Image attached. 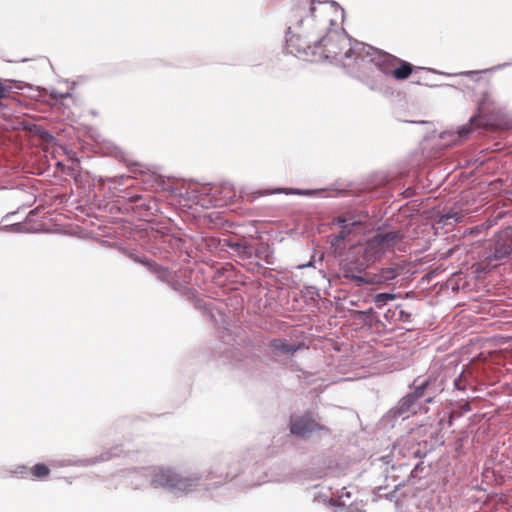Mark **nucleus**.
<instances>
[{
  "mask_svg": "<svg viewBox=\"0 0 512 512\" xmlns=\"http://www.w3.org/2000/svg\"><path fill=\"white\" fill-rule=\"evenodd\" d=\"M123 477L134 489L151 486L155 489H164L176 497H184L195 492L202 480V476L197 472L164 466L133 469Z\"/></svg>",
  "mask_w": 512,
  "mask_h": 512,
  "instance_id": "nucleus-1",
  "label": "nucleus"
},
{
  "mask_svg": "<svg viewBox=\"0 0 512 512\" xmlns=\"http://www.w3.org/2000/svg\"><path fill=\"white\" fill-rule=\"evenodd\" d=\"M332 19L327 17L322 10H318L314 2L301 3L294 11L290 19L286 36V50L299 58L301 49L306 52L313 45V36L321 37Z\"/></svg>",
  "mask_w": 512,
  "mask_h": 512,
  "instance_id": "nucleus-2",
  "label": "nucleus"
},
{
  "mask_svg": "<svg viewBox=\"0 0 512 512\" xmlns=\"http://www.w3.org/2000/svg\"><path fill=\"white\" fill-rule=\"evenodd\" d=\"M353 51L358 56H356V60H353L354 65L347 73L357 78L372 91L389 93L391 85L389 72L386 71L385 52L365 43H356V49Z\"/></svg>",
  "mask_w": 512,
  "mask_h": 512,
  "instance_id": "nucleus-3",
  "label": "nucleus"
},
{
  "mask_svg": "<svg viewBox=\"0 0 512 512\" xmlns=\"http://www.w3.org/2000/svg\"><path fill=\"white\" fill-rule=\"evenodd\" d=\"M311 49L306 52L301 49L299 59L309 62L329 61L336 65L341 64L347 71L353 67V60L358 56L354 51L356 43L344 33L326 31L321 37L313 36Z\"/></svg>",
  "mask_w": 512,
  "mask_h": 512,
  "instance_id": "nucleus-4",
  "label": "nucleus"
},
{
  "mask_svg": "<svg viewBox=\"0 0 512 512\" xmlns=\"http://www.w3.org/2000/svg\"><path fill=\"white\" fill-rule=\"evenodd\" d=\"M403 234L400 231L376 233L367 239L363 248V258L366 262H376L387 253L393 252L402 243Z\"/></svg>",
  "mask_w": 512,
  "mask_h": 512,
  "instance_id": "nucleus-5",
  "label": "nucleus"
},
{
  "mask_svg": "<svg viewBox=\"0 0 512 512\" xmlns=\"http://www.w3.org/2000/svg\"><path fill=\"white\" fill-rule=\"evenodd\" d=\"M512 253V228L507 227L496 233L484 248L483 257L489 265L508 260Z\"/></svg>",
  "mask_w": 512,
  "mask_h": 512,
  "instance_id": "nucleus-6",
  "label": "nucleus"
},
{
  "mask_svg": "<svg viewBox=\"0 0 512 512\" xmlns=\"http://www.w3.org/2000/svg\"><path fill=\"white\" fill-rule=\"evenodd\" d=\"M134 260L143 264L152 274H154L160 281L166 283L175 292L187 297H190L193 294V291L180 279L177 272L163 267L146 257L136 256L134 257Z\"/></svg>",
  "mask_w": 512,
  "mask_h": 512,
  "instance_id": "nucleus-7",
  "label": "nucleus"
},
{
  "mask_svg": "<svg viewBox=\"0 0 512 512\" xmlns=\"http://www.w3.org/2000/svg\"><path fill=\"white\" fill-rule=\"evenodd\" d=\"M220 340L225 345L223 350L219 352V357L223 359L224 363L232 364L242 359L243 353L239 346L245 342L244 335L224 328L220 332Z\"/></svg>",
  "mask_w": 512,
  "mask_h": 512,
  "instance_id": "nucleus-8",
  "label": "nucleus"
},
{
  "mask_svg": "<svg viewBox=\"0 0 512 512\" xmlns=\"http://www.w3.org/2000/svg\"><path fill=\"white\" fill-rule=\"evenodd\" d=\"M289 428L291 434L301 438L310 437L312 434L318 432L329 433V429L320 424L316 416L311 412H307L301 416H292L290 418Z\"/></svg>",
  "mask_w": 512,
  "mask_h": 512,
  "instance_id": "nucleus-9",
  "label": "nucleus"
},
{
  "mask_svg": "<svg viewBox=\"0 0 512 512\" xmlns=\"http://www.w3.org/2000/svg\"><path fill=\"white\" fill-rule=\"evenodd\" d=\"M259 194L261 196L272 195V194H286V195H298V196H307V197L338 198V197L345 196L347 194V190L332 189V188H320V189L276 188L273 190H263Z\"/></svg>",
  "mask_w": 512,
  "mask_h": 512,
  "instance_id": "nucleus-10",
  "label": "nucleus"
},
{
  "mask_svg": "<svg viewBox=\"0 0 512 512\" xmlns=\"http://www.w3.org/2000/svg\"><path fill=\"white\" fill-rule=\"evenodd\" d=\"M413 387L414 390L410 394L420 405L432 402L437 393L443 390L442 383H437V380L431 377L422 380L420 378L415 379Z\"/></svg>",
  "mask_w": 512,
  "mask_h": 512,
  "instance_id": "nucleus-11",
  "label": "nucleus"
},
{
  "mask_svg": "<svg viewBox=\"0 0 512 512\" xmlns=\"http://www.w3.org/2000/svg\"><path fill=\"white\" fill-rule=\"evenodd\" d=\"M334 224L340 227L339 233L334 237L336 241H344L348 239L352 233H361L364 229L362 219L354 215L338 216L334 220Z\"/></svg>",
  "mask_w": 512,
  "mask_h": 512,
  "instance_id": "nucleus-12",
  "label": "nucleus"
},
{
  "mask_svg": "<svg viewBox=\"0 0 512 512\" xmlns=\"http://www.w3.org/2000/svg\"><path fill=\"white\" fill-rule=\"evenodd\" d=\"M384 57L387 63L386 71L389 72V78L405 80L413 74L414 67L411 63L386 52Z\"/></svg>",
  "mask_w": 512,
  "mask_h": 512,
  "instance_id": "nucleus-13",
  "label": "nucleus"
},
{
  "mask_svg": "<svg viewBox=\"0 0 512 512\" xmlns=\"http://www.w3.org/2000/svg\"><path fill=\"white\" fill-rule=\"evenodd\" d=\"M470 195V192H466L461 196L460 201L457 202L455 207L450 208L448 210H444L442 213H440L438 223L444 226L453 225L454 223L461 222L466 214L476 212V209L465 208L461 203Z\"/></svg>",
  "mask_w": 512,
  "mask_h": 512,
  "instance_id": "nucleus-14",
  "label": "nucleus"
},
{
  "mask_svg": "<svg viewBox=\"0 0 512 512\" xmlns=\"http://www.w3.org/2000/svg\"><path fill=\"white\" fill-rule=\"evenodd\" d=\"M482 124V120L480 116H472L468 124L462 126L457 132H443L440 135L441 139L449 138L450 142L444 144L445 146L455 145L463 139L467 138L471 130Z\"/></svg>",
  "mask_w": 512,
  "mask_h": 512,
  "instance_id": "nucleus-15",
  "label": "nucleus"
},
{
  "mask_svg": "<svg viewBox=\"0 0 512 512\" xmlns=\"http://www.w3.org/2000/svg\"><path fill=\"white\" fill-rule=\"evenodd\" d=\"M223 247L230 249L240 259H251L255 253V249L251 244L246 241H236L232 239H225L223 241Z\"/></svg>",
  "mask_w": 512,
  "mask_h": 512,
  "instance_id": "nucleus-16",
  "label": "nucleus"
},
{
  "mask_svg": "<svg viewBox=\"0 0 512 512\" xmlns=\"http://www.w3.org/2000/svg\"><path fill=\"white\" fill-rule=\"evenodd\" d=\"M419 408L420 404L408 393L399 400L394 414L405 419L408 418L410 414H415Z\"/></svg>",
  "mask_w": 512,
  "mask_h": 512,
  "instance_id": "nucleus-17",
  "label": "nucleus"
},
{
  "mask_svg": "<svg viewBox=\"0 0 512 512\" xmlns=\"http://www.w3.org/2000/svg\"><path fill=\"white\" fill-rule=\"evenodd\" d=\"M351 497V492L348 491L345 487H343L341 489L340 494L338 495V499H329V504L333 506L346 508V512H364V505L361 504L359 506L358 503H355L354 501L351 500Z\"/></svg>",
  "mask_w": 512,
  "mask_h": 512,
  "instance_id": "nucleus-18",
  "label": "nucleus"
},
{
  "mask_svg": "<svg viewBox=\"0 0 512 512\" xmlns=\"http://www.w3.org/2000/svg\"><path fill=\"white\" fill-rule=\"evenodd\" d=\"M303 344H295V343H288L285 339L275 338L272 339L268 347L271 351V353L275 356L285 355V354H294L298 350L301 349Z\"/></svg>",
  "mask_w": 512,
  "mask_h": 512,
  "instance_id": "nucleus-19",
  "label": "nucleus"
},
{
  "mask_svg": "<svg viewBox=\"0 0 512 512\" xmlns=\"http://www.w3.org/2000/svg\"><path fill=\"white\" fill-rule=\"evenodd\" d=\"M402 268L399 266L382 268L375 278L370 280V283H385L391 284L398 276H400Z\"/></svg>",
  "mask_w": 512,
  "mask_h": 512,
  "instance_id": "nucleus-20",
  "label": "nucleus"
},
{
  "mask_svg": "<svg viewBox=\"0 0 512 512\" xmlns=\"http://www.w3.org/2000/svg\"><path fill=\"white\" fill-rule=\"evenodd\" d=\"M341 271L345 279L353 281L357 286L370 283V279L360 275V271H355L352 267V264H346L342 266Z\"/></svg>",
  "mask_w": 512,
  "mask_h": 512,
  "instance_id": "nucleus-21",
  "label": "nucleus"
},
{
  "mask_svg": "<svg viewBox=\"0 0 512 512\" xmlns=\"http://www.w3.org/2000/svg\"><path fill=\"white\" fill-rule=\"evenodd\" d=\"M511 65H512V62H507V63L499 64V65L494 66L489 69L475 70V71H464V72H460L457 74H447V75L448 76H456V77L457 76H466V77H469L470 79H472L473 81H477L479 79V75L482 73L499 70V69H502L504 67L511 66Z\"/></svg>",
  "mask_w": 512,
  "mask_h": 512,
  "instance_id": "nucleus-22",
  "label": "nucleus"
},
{
  "mask_svg": "<svg viewBox=\"0 0 512 512\" xmlns=\"http://www.w3.org/2000/svg\"><path fill=\"white\" fill-rule=\"evenodd\" d=\"M235 476H236V473H233L230 470L227 471V472H224V470L221 467H219L218 465L213 466L211 471H210V473H209V477H210L211 480L214 479V478H219L220 479L218 481H215L213 483L214 485L222 484L228 478L233 479Z\"/></svg>",
  "mask_w": 512,
  "mask_h": 512,
  "instance_id": "nucleus-23",
  "label": "nucleus"
},
{
  "mask_svg": "<svg viewBox=\"0 0 512 512\" xmlns=\"http://www.w3.org/2000/svg\"><path fill=\"white\" fill-rule=\"evenodd\" d=\"M195 307L203 311V314L208 316L211 321H215V314L213 311V302L204 299H197L195 301Z\"/></svg>",
  "mask_w": 512,
  "mask_h": 512,
  "instance_id": "nucleus-24",
  "label": "nucleus"
},
{
  "mask_svg": "<svg viewBox=\"0 0 512 512\" xmlns=\"http://www.w3.org/2000/svg\"><path fill=\"white\" fill-rule=\"evenodd\" d=\"M30 473L35 479H42L49 475L50 469L43 463H38L30 469Z\"/></svg>",
  "mask_w": 512,
  "mask_h": 512,
  "instance_id": "nucleus-25",
  "label": "nucleus"
},
{
  "mask_svg": "<svg viewBox=\"0 0 512 512\" xmlns=\"http://www.w3.org/2000/svg\"><path fill=\"white\" fill-rule=\"evenodd\" d=\"M505 211L500 210L496 212L494 215L488 217L483 223L480 224V228L489 230L493 226H495L499 220H501L505 216Z\"/></svg>",
  "mask_w": 512,
  "mask_h": 512,
  "instance_id": "nucleus-26",
  "label": "nucleus"
},
{
  "mask_svg": "<svg viewBox=\"0 0 512 512\" xmlns=\"http://www.w3.org/2000/svg\"><path fill=\"white\" fill-rule=\"evenodd\" d=\"M298 475L293 472H287L284 474H281L279 476H275L268 481H276V482H295L297 481Z\"/></svg>",
  "mask_w": 512,
  "mask_h": 512,
  "instance_id": "nucleus-27",
  "label": "nucleus"
},
{
  "mask_svg": "<svg viewBox=\"0 0 512 512\" xmlns=\"http://www.w3.org/2000/svg\"><path fill=\"white\" fill-rule=\"evenodd\" d=\"M490 103V97L487 93L483 94V98L481 101H479L478 103V111H479V114H487L490 112V109L488 107Z\"/></svg>",
  "mask_w": 512,
  "mask_h": 512,
  "instance_id": "nucleus-28",
  "label": "nucleus"
},
{
  "mask_svg": "<svg viewBox=\"0 0 512 512\" xmlns=\"http://www.w3.org/2000/svg\"><path fill=\"white\" fill-rule=\"evenodd\" d=\"M12 80H6L5 82H2L0 80V100L7 98L9 93L12 90Z\"/></svg>",
  "mask_w": 512,
  "mask_h": 512,
  "instance_id": "nucleus-29",
  "label": "nucleus"
},
{
  "mask_svg": "<svg viewBox=\"0 0 512 512\" xmlns=\"http://www.w3.org/2000/svg\"><path fill=\"white\" fill-rule=\"evenodd\" d=\"M463 373H464V371L461 370V372L458 374V376L453 379V386L456 390H459V391H465V389H466V382L463 378Z\"/></svg>",
  "mask_w": 512,
  "mask_h": 512,
  "instance_id": "nucleus-30",
  "label": "nucleus"
},
{
  "mask_svg": "<svg viewBox=\"0 0 512 512\" xmlns=\"http://www.w3.org/2000/svg\"><path fill=\"white\" fill-rule=\"evenodd\" d=\"M395 295L390 293H379L375 296V301L380 304H386L388 301L393 300Z\"/></svg>",
  "mask_w": 512,
  "mask_h": 512,
  "instance_id": "nucleus-31",
  "label": "nucleus"
},
{
  "mask_svg": "<svg viewBox=\"0 0 512 512\" xmlns=\"http://www.w3.org/2000/svg\"><path fill=\"white\" fill-rule=\"evenodd\" d=\"M453 415L452 414H445L440 420L439 425L444 428L445 425L450 427L452 425Z\"/></svg>",
  "mask_w": 512,
  "mask_h": 512,
  "instance_id": "nucleus-32",
  "label": "nucleus"
},
{
  "mask_svg": "<svg viewBox=\"0 0 512 512\" xmlns=\"http://www.w3.org/2000/svg\"><path fill=\"white\" fill-rule=\"evenodd\" d=\"M28 473V468L27 466L25 465H17L13 470H10V474H21V475H24V474H27Z\"/></svg>",
  "mask_w": 512,
  "mask_h": 512,
  "instance_id": "nucleus-33",
  "label": "nucleus"
},
{
  "mask_svg": "<svg viewBox=\"0 0 512 512\" xmlns=\"http://www.w3.org/2000/svg\"><path fill=\"white\" fill-rule=\"evenodd\" d=\"M396 313H397V319L398 320H401V321H407L410 317V313L402 310V309H399L398 311H395L394 312V316H396Z\"/></svg>",
  "mask_w": 512,
  "mask_h": 512,
  "instance_id": "nucleus-34",
  "label": "nucleus"
},
{
  "mask_svg": "<svg viewBox=\"0 0 512 512\" xmlns=\"http://www.w3.org/2000/svg\"><path fill=\"white\" fill-rule=\"evenodd\" d=\"M118 455H119L118 449L116 448L115 451H113V452H107V453L101 455L100 460L101 461L109 460L111 457L118 456Z\"/></svg>",
  "mask_w": 512,
  "mask_h": 512,
  "instance_id": "nucleus-35",
  "label": "nucleus"
},
{
  "mask_svg": "<svg viewBox=\"0 0 512 512\" xmlns=\"http://www.w3.org/2000/svg\"><path fill=\"white\" fill-rule=\"evenodd\" d=\"M469 230H470V234H475V235H478L480 233L487 231V229L480 228V225H476V226L470 228Z\"/></svg>",
  "mask_w": 512,
  "mask_h": 512,
  "instance_id": "nucleus-36",
  "label": "nucleus"
},
{
  "mask_svg": "<svg viewBox=\"0 0 512 512\" xmlns=\"http://www.w3.org/2000/svg\"><path fill=\"white\" fill-rule=\"evenodd\" d=\"M52 96L56 99H65L71 96L69 92L67 93H59V92H52Z\"/></svg>",
  "mask_w": 512,
  "mask_h": 512,
  "instance_id": "nucleus-37",
  "label": "nucleus"
},
{
  "mask_svg": "<svg viewBox=\"0 0 512 512\" xmlns=\"http://www.w3.org/2000/svg\"><path fill=\"white\" fill-rule=\"evenodd\" d=\"M314 263H315V260H310L306 264L298 265V268L303 269V268H307V267H312L314 265Z\"/></svg>",
  "mask_w": 512,
  "mask_h": 512,
  "instance_id": "nucleus-38",
  "label": "nucleus"
},
{
  "mask_svg": "<svg viewBox=\"0 0 512 512\" xmlns=\"http://www.w3.org/2000/svg\"><path fill=\"white\" fill-rule=\"evenodd\" d=\"M413 83L415 84H418V85H422L423 83L421 82V79L420 78H416L415 80L412 81Z\"/></svg>",
  "mask_w": 512,
  "mask_h": 512,
  "instance_id": "nucleus-39",
  "label": "nucleus"
},
{
  "mask_svg": "<svg viewBox=\"0 0 512 512\" xmlns=\"http://www.w3.org/2000/svg\"><path fill=\"white\" fill-rule=\"evenodd\" d=\"M140 199H141V197H140V196H135V197H133V201H134V202H137V201H138V200H140Z\"/></svg>",
  "mask_w": 512,
  "mask_h": 512,
  "instance_id": "nucleus-40",
  "label": "nucleus"
},
{
  "mask_svg": "<svg viewBox=\"0 0 512 512\" xmlns=\"http://www.w3.org/2000/svg\"><path fill=\"white\" fill-rule=\"evenodd\" d=\"M443 86H444V87H455V86H454V85H452V84H444Z\"/></svg>",
  "mask_w": 512,
  "mask_h": 512,
  "instance_id": "nucleus-41",
  "label": "nucleus"
},
{
  "mask_svg": "<svg viewBox=\"0 0 512 512\" xmlns=\"http://www.w3.org/2000/svg\"><path fill=\"white\" fill-rule=\"evenodd\" d=\"M464 409H465L466 411L470 410V408H469V404H466V405L464 406Z\"/></svg>",
  "mask_w": 512,
  "mask_h": 512,
  "instance_id": "nucleus-42",
  "label": "nucleus"
},
{
  "mask_svg": "<svg viewBox=\"0 0 512 512\" xmlns=\"http://www.w3.org/2000/svg\"><path fill=\"white\" fill-rule=\"evenodd\" d=\"M319 273H321V274H322V278H325V277H326L322 270H319Z\"/></svg>",
  "mask_w": 512,
  "mask_h": 512,
  "instance_id": "nucleus-43",
  "label": "nucleus"
},
{
  "mask_svg": "<svg viewBox=\"0 0 512 512\" xmlns=\"http://www.w3.org/2000/svg\"><path fill=\"white\" fill-rule=\"evenodd\" d=\"M265 481H266V480H264V481H259V482L255 483L254 485H261V483H262V482H265Z\"/></svg>",
  "mask_w": 512,
  "mask_h": 512,
  "instance_id": "nucleus-44",
  "label": "nucleus"
},
{
  "mask_svg": "<svg viewBox=\"0 0 512 512\" xmlns=\"http://www.w3.org/2000/svg\"><path fill=\"white\" fill-rule=\"evenodd\" d=\"M0 229H2V227L0 226Z\"/></svg>",
  "mask_w": 512,
  "mask_h": 512,
  "instance_id": "nucleus-45",
  "label": "nucleus"
}]
</instances>
